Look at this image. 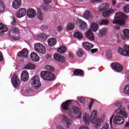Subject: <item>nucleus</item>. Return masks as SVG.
<instances>
[{
	"label": "nucleus",
	"mask_w": 129,
	"mask_h": 129,
	"mask_svg": "<svg viewBox=\"0 0 129 129\" xmlns=\"http://www.w3.org/2000/svg\"><path fill=\"white\" fill-rule=\"evenodd\" d=\"M6 32H8V28H7L6 25L0 23V35L4 34V33H6Z\"/></svg>",
	"instance_id": "29"
},
{
	"label": "nucleus",
	"mask_w": 129,
	"mask_h": 129,
	"mask_svg": "<svg viewBox=\"0 0 129 129\" xmlns=\"http://www.w3.org/2000/svg\"><path fill=\"white\" fill-rule=\"evenodd\" d=\"M106 55L107 57L110 58L111 57V50H109L106 52Z\"/></svg>",
	"instance_id": "48"
},
{
	"label": "nucleus",
	"mask_w": 129,
	"mask_h": 129,
	"mask_svg": "<svg viewBox=\"0 0 129 129\" xmlns=\"http://www.w3.org/2000/svg\"><path fill=\"white\" fill-rule=\"evenodd\" d=\"M46 69L47 70H49V71H54V68H53L52 67L50 66H47L46 67Z\"/></svg>",
	"instance_id": "46"
},
{
	"label": "nucleus",
	"mask_w": 129,
	"mask_h": 129,
	"mask_svg": "<svg viewBox=\"0 0 129 129\" xmlns=\"http://www.w3.org/2000/svg\"><path fill=\"white\" fill-rule=\"evenodd\" d=\"M61 118L63 121L66 122V125L67 128H69L70 126H71V120L66 116V115H61Z\"/></svg>",
	"instance_id": "17"
},
{
	"label": "nucleus",
	"mask_w": 129,
	"mask_h": 129,
	"mask_svg": "<svg viewBox=\"0 0 129 129\" xmlns=\"http://www.w3.org/2000/svg\"><path fill=\"white\" fill-rule=\"evenodd\" d=\"M73 75L74 76H81V77H84V71L80 69H76L74 71Z\"/></svg>",
	"instance_id": "21"
},
{
	"label": "nucleus",
	"mask_w": 129,
	"mask_h": 129,
	"mask_svg": "<svg viewBox=\"0 0 129 129\" xmlns=\"http://www.w3.org/2000/svg\"><path fill=\"white\" fill-rule=\"evenodd\" d=\"M76 54L78 57H82L84 55L83 50L80 48L77 51Z\"/></svg>",
	"instance_id": "41"
},
{
	"label": "nucleus",
	"mask_w": 129,
	"mask_h": 129,
	"mask_svg": "<svg viewBox=\"0 0 129 129\" xmlns=\"http://www.w3.org/2000/svg\"><path fill=\"white\" fill-rule=\"evenodd\" d=\"M92 3H95L96 4H99L101 3V0H92Z\"/></svg>",
	"instance_id": "52"
},
{
	"label": "nucleus",
	"mask_w": 129,
	"mask_h": 129,
	"mask_svg": "<svg viewBox=\"0 0 129 129\" xmlns=\"http://www.w3.org/2000/svg\"><path fill=\"white\" fill-rule=\"evenodd\" d=\"M31 85L35 89H39L42 84H41V81H40V78L38 76H35L31 79Z\"/></svg>",
	"instance_id": "3"
},
{
	"label": "nucleus",
	"mask_w": 129,
	"mask_h": 129,
	"mask_svg": "<svg viewBox=\"0 0 129 129\" xmlns=\"http://www.w3.org/2000/svg\"><path fill=\"white\" fill-rule=\"evenodd\" d=\"M114 124H122L123 123V117L116 115L113 119Z\"/></svg>",
	"instance_id": "13"
},
{
	"label": "nucleus",
	"mask_w": 129,
	"mask_h": 129,
	"mask_svg": "<svg viewBox=\"0 0 129 129\" xmlns=\"http://www.w3.org/2000/svg\"><path fill=\"white\" fill-rule=\"evenodd\" d=\"M25 69H30V70H33L35 69L36 68V66H34L33 63H29L27 64L25 67Z\"/></svg>",
	"instance_id": "35"
},
{
	"label": "nucleus",
	"mask_w": 129,
	"mask_h": 129,
	"mask_svg": "<svg viewBox=\"0 0 129 129\" xmlns=\"http://www.w3.org/2000/svg\"><path fill=\"white\" fill-rule=\"evenodd\" d=\"M82 46L87 51H89V50H91L92 48L94 47L93 44L89 42L86 41L82 43Z\"/></svg>",
	"instance_id": "18"
},
{
	"label": "nucleus",
	"mask_w": 129,
	"mask_h": 129,
	"mask_svg": "<svg viewBox=\"0 0 129 129\" xmlns=\"http://www.w3.org/2000/svg\"><path fill=\"white\" fill-rule=\"evenodd\" d=\"M53 58L54 59L56 60V61H57L58 62H60L61 63H64V62L66 61V58H65V57L61 55L58 53H55L53 55Z\"/></svg>",
	"instance_id": "10"
},
{
	"label": "nucleus",
	"mask_w": 129,
	"mask_h": 129,
	"mask_svg": "<svg viewBox=\"0 0 129 129\" xmlns=\"http://www.w3.org/2000/svg\"><path fill=\"white\" fill-rule=\"evenodd\" d=\"M48 46L49 47H54L57 43V40L54 38H50L47 40Z\"/></svg>",
	"instance_id": "25"
},
{
	"label": "nucleus",
	"mask_w": 129,
	"mask_h": 129,
	"mask_svg": "<svg viewBox=\"0 0 129 129\" xmlns=\"http://www.w3.org/2000/svg\"><path fill=\"white\" fill-rule=\"evenodd\" d=\"M5 11V6L4 5V2L3 0H0V12L1 13H4Z\"/></svg>",
	"instance_id": "40"
},
{
	"label": "nucleus",
	"mask_w": 129,
	"mask_h": 129,
	"mask_svg": "<svg viewBox=\"0 0 129 129\" xmlns=\"http://www.w3.org/2000/svg\"><path fill=\"white\" fill-rule=\"evenodd\" d=\"M123 34L121 35V39L123 40H128L129 39V29H124L122 30Z\"/></svg>",
	"instance_id": "20"
},
{
	"label": "nucleus",
	"mask_w": 129,
	"mask_h": 129,
	"mask_svg": "<svg viewBox=\"0 0 129 129\" xmlns=\"http://www.w3.org/2000/svg\"><path fill=\"white\" fill-rule=\"evenodd\" d=\"M91 53H92V54L94 53H96V52H97L98 51V49L97 48H94V49H92L90 50Z\"/></svg>",
	"instance_id": "50"
},
{
	"label": "nucleus",
	"mask_w": 129,
	"mask_h": 129,
	"mask_svg": "<svg viewBox=\"0 0 129 129\" xmlns=\"http://www.w3.org/2000/svg\"><path fill=\"white\" fill-rule=\"evenodd\" d=\"M34 49L36 52L40 53V54H44L46 53V48L42 43H36L34 45Z\"/></svg>",
	"instance_id": "6"
},
{
	"label": "nucleus",
	"mask_w": 129,
	"mask_h": 129,
	"mask_svg": "<svg viewBox=\"0 0 129 129\" xmlns=\"http://www.w3.org/2000/svg\"><path fill=\"white\" fill-rule=\"evenodd\" d=\"M69 56L70 58H73V54L71 52L69 53Z\"/></svg>",
	"instance_id": "58"
},
{
	"label": "nucleus",
	"mask_w": 129,
	"mask_h": 129,
	"mask_svg": "<svg viewBox=\"0 0 129 129\" xmlns=\"http://www.w3.org/2000/svg\"><path fill=\"white\" fill-rule=\"evenodd\" d=\"M79 129H89L87 126L81 127Z\"/></svg>",
	"instance_id": "61"
},
{
	"label": "nucleus",
	"mask_w": 129,
	"mask_h": 129,
	"mask_svg": "<svg viewBox=\"0 0 129 129\" xmlns=\"http://www.w3.org/2000/svg\"><path fill=\"white\" fill-rule=\"evenodd\" d=\"M114 13V10L112 9H110L107 11L103 12L102 13V16H103V17H104V18H109V17H110V16L113 15Z\"/></svg>",
	"instance_id": "14"
},
{
	"label": "nucleus",
	"mask_w": 129,
	"mask_h": 129,
	"mask_svg": "<svg viewBox=\"0 0 129 129\" xmlns=\"http://www.w3.org/2000/svg\"><path fill=\"white\" fill-rule=\"evenodd\" d=\"M21 79L23 81H27L29 79V73L27 71H23L21 74Z\"/></svg>",
	"instance_id": "24"
},
{
	"label": "nucleus",
	"mask_w": 129,
	"mask_h": 129,
	"mask_svg": "<svg viewBox=\"0 0 129 129\" xmlns=\"http://www.w3.org/2000/svg\"><path fill=\"white\" fill-rule=\"evenodd\" d=\"M118 52L122 56L129 57V45H124L123 49L119 47L118 48Z\"/></svg>",
	"instance_id": "5"
},
{
	"label": "nucleus",
	"mask_w": 129,
	"mask_h": 129,
	"mask_svg": "<svg viewBox=\"0 0 129 129\" xmlns=\"http://www.w3.org/2000/svg\"><path fill=\"white\" fill-rule=\"evenodd\" d=\"M112 118H113L112 117L110 118L109 122H110V124H111H111L112 123Z\"/></svg>",
	"instance_id": "62"
},
{
	"label": "nucleus",
	"mask_w": 129,
	"mask_h": 129,
	"mask_svg": "<svg viewBox=\"0 0 129 129\" xmlns=\"http://www.w3.org/2000/svg\"><path fill=\"white\" fill-rule=\"evenodd\" d=\"M124 92L125 94H129V85H126L124 88Z\"/></svg>",
	"instance_id": "42"
},
{
	"label": "nucleus",
	"mask_w": 129,
	"mask_h": 129,
	"mask_svg": "<svg viewBox=\"0 0 129 129\" xmlns=\"http://www.w3.org/2000/svg\"><path fill=\"white\" fill-rule=\"evenodd\" d=\"M74 29V24L72 23H68V25L67 26V29L68 31H71Z\"/></svg>",
	"instance_id": "36"
},
{
	"label": "nucleus",
	"mask_w": 129,
	"mask_h": 129,
	"mask_svg": "<svg viewBox=\"0 0 129 129\" xmlns=\"http://www.w3.org/2000/svg\"><path fill=\"white\" fill-rule=\"evenodd\" d=\"M72 100H68L63 102L61 105L62 109L63 110H70L71 106L73 105Z\"/></svg>",
	"instance_id": "7"
},
{
	"label": "nucleus",
	"mask_w": 129,
	"mask_h": 129,
	"mask_svg": "<svg viewBox=\"0 0 129 129\" xmlns=\"http://www.w3.org/2000/svg\"><path fill=\"white\" fill-rule=\"evenodd\" d=\"M51 2L52 0H43L44 5H49V4H51Z\"/></svg>",
	"instance_id": "49"
},
{
	"label": "nucleus",
	"mask_w": 129,
	"mask_h": 129,
	"mask_svg": "<svg viewBox=\"0 0 129 129\" xmlns=\"http://www.w3.org/2000/svg\"><path fill=\"white\" fill-rule=\"evenodd\" d=\"M111 68L115 71V72H121L123 68L122 66L117 62H113L111 64Z\"/></svg>",
	"instance_id": "9"
},
{
	"label": "nucleus",
	"mask_w": 129,
	"mask_h": 129,
	"mask_svg": "<svg viewBox=\"0 0 129 129\" xmlns=\"http://www.w3.org/2000/svg\"><path fill=\"white\" fill-rule=\"evenodd\" d=\"M123 11L125 13H126L127 14L129 13V6L128 5H126L125 6L123 7Z\"/></svg>",
	"instance_id": "45"
},
{
	"label": "nucleus",
	"mask_w": 129,
	"mask_h": 129,
	"mask_svg": "<svg viewBox=\"0 0 129 129\" xmlns=\"http://www.w3.org/2000/svg\"><path fill=\"white\" fill-rule=\"evenodd\" d=\"M109 9V5L107 3L101 4L98 8L99 12H103Z\"/></svg>",
	"instance_id": "22"
},
{
	"label": "nucleus",
	"mask_w": 129,
	"mask_h": 129,
	"mask_svg": "<svg viewBox=\"0 0 129 129\" xmlns=\"http://www.w3.org/2000/svg\"><path fill=\"white\" fill-rule=\"evenodd\" d=\"M57 50L58 53L63 54V53H65V52H66V47L64 46H60L57 48Z\"/></svg>",
	"instance_id": "34"
},
{
	"label": "nucleus",
	"mask_w": 129,
	"mask_h": 129,
	"mask_svg": "<svg viewBox=\"0 0 129 129\" xmlns=\"http://www.w3.org/2000/svg\"><path fill=\"white\" fill-rule=\"evenodd\" d=\"M37 18L39 21H43L44 17L43 16V13L40 8H37Z\"/></svg>",
	"instance_id": "28"
},
{
	"label": "nucleus",
	"mask_w": 129,
	"mask_h": 129,
	"mask_svg": "<svg viewBox=\"0 0 129 129\" xmlns=\"http://www.w3.org/2000/svg\"><path fill=\"white\" fill-rule=\"evenodd\" d=\"M40 75L42 78L44 79V80H46V81H52V80H54V78H55L54 75L47 71L41 72Z\"/></svg>",
	"instance_id": "4"
},
{
	"label": "nucleus",
	"mask_w": 129,
	"mask_h": 129,
	"mask_svg": "<svg viewBox=\"0 0 129 129\" xmlns=\"http://www.w3.org/2000/svg\"><path fill=\"white\" fill-rule=\"evenodd\" d=\"M106 34V29L102 28L99 30V32L98 33L99 37H100L101 38L103 37V36H105V35Z\"/></svg>",
	"instance_id": "33"
},
{
	"label": "nucleus",
	"mask_w": 129,
	"mask_h": 129,
	"mask_svg": "<svg viewBox=\"0 0 129 129\" xmlns=\"http://www.w3.org/2000/svg\"><path fill=\"white\" fill-rule=\"evenodd\" d=\"M56 129H65V128H64V127H63V126H62L61 125H58L56 127Z\"/></svg>",
	"instance_id": "54"
},
{
	"label": "nucleus",
	"mask_w": 129,
	"mask_h": 129,
	"mask_svg": "<svg viewBox=\"0 0 129 129\" xmlns=\"http://www.w3.org/2000/svg\"><path fill=\"white\" fill-rule=\"evenodd\" d=\"M77 99L79 100V101L81 103H82L83 104V103H84L85 100L84 99V98H83V97H78L77 98Z\"/></svg>",
	"instance_id": "44"
},
{
	"label": "nucleus",
	"mask_w": 129,
	"mask_h": 129,
	"mask_svg": "<svg viewBox=\"0 0 129 129\" xmlns=\"http://www.w3.org/2000/svg\"><path fill=\"white\" fill-rule=\"evenodd\" d=\"M89 30H91L93 32H96L98 30V24L94 22L92 23L91 24V29Z\"/></svg>",
	"instance_id": "30"
},
{
	"label": "nucleus",
	"mask_w": 129,
	"mask_h": 129,
	"mask_svg": "<svg viewBox=\"0 0 129 129\" xmlns=\"http://www.w3.org/2000/svg\"><path fill=\"white\" fill-rule=\"evenodd\" d=\"M129 126V122H126L125 124V127H128Z\"/></svg>",
	"instance_id": "59"
},
{
	"label": "nucleus",
	"mask_w": 129,
	"mask_h": 129,
	"mask_svg": "<svg viewBox=\"0 0 129 129\" xmlns=\"http://www.w3.org/2000/svg\"><path fill=\"white\" fill-rule=\"evenodd\" d=\"M86 38L90 41H94V34L91 31V29H89L85 33Z\"/></svg>",
	"instance_id": "12"
},
{
	"label": "nucleus",
	"mask_w": 129,
	"mask_h": 129,
	"mask_svg": "<svg viewBox=\"0 0 129 129\" xmlns=\"http://www.w3.org/2000/svg\"><path fill=\"white\" fill-rule=\"evenodd\" d=\"M69 111L72 113L77 114L79 112V108L77 106H72Z\"/></svg>",
	"instance_id": "27"
},
{
	"label": "nucleus",
	"mask_w": 129,
	"mask_h": 129,
	"mask_svg": "<svg viewBox=\"0 0 129 129\" xmlns=\"http://www.w3.org/2000/svg\"><path fill=\"white\" fill-rule=\"evenodd\" d=\"M108 24H109V21L107 19H103L99 23L100 26L108 25Z\"/></svg>",
	"instance_id": "38"
},
{
	"label": "nucleus",
	"mask_w": 129,
	"mask_h": 129,
	"mask_svg": "<svg viewBox=\"0 0 129 129\" xmlns=\"http://www.w3.org/2000/svg\"><path fill=\"white\" fill-rule=\"evenodd\" d=\"M21 6H22V0H15L12 3L13 8L15 10L21 8Z\"/></svg>",
	"instance_id": "19"
},
{
	"label": "nucleus",
	"mask_w": 129,
	"mask_h": 129,
	"mask_svg": "<svg viewBox=\"0 0 129 129\" xmlns=\"http://www.w3.org/2000/svg\"><path fill=\"white\" fill-rule=\"evenodd\" d=\"M78 22L79 24H80V28H81V29H82V30H84V29H85V28H86L87 24L84 21H82L81 19H78Z\"/></svg>",
	"instance_id": "32"
},
{
	"label": "nucleus",
	"mask_w": 129,
	"mask_h": 129,
	"mask_svg": "<svg viewBox=\"0 0 129 129\" xmlns=\"http://www.w3.org/2000/svg\"><path fill=\"white\" fill-rule=\"evenodd\" d=\"M115 106L116 107H119V108H121V102H117L115 103Z\"/></svg>",
	"instance_id": "47"
},
{
	"label": "nucleus",
	"mask_w": 129,
	"mask_h": 129,
	"mask_svg": "<svg viewBox=\"0 0 129 129\" xmlns=\"http://www.w3.org/2000/svg\"><path fill=\"white\" fill-rule=\"evenodd\" d=\"M4 57L2 56V52L0 51V61H3Z\"/></svg>",
	"instance_id": "57"
},
{
	"label": "nucleus",
	"mask_w": 129,
	"mask_h": 129,
	"mask_svg": "<svg viewBox=\"0 0 129 129\" xmlns=\"http://www.w3.org/2000/svg\"><path fill=\"white\" fill-rule=\"evenodd\" d=\"M57 31L58 32H61V31H62V27L60 26H59L57 28Z\"/></svg>",
	"instance_id": "55"
},
{
	"label": "nucleus",
	"mask_w": 129,
	"mask_h": 129,
	"mask_svg": "<svg viewBox=\"0 0 129 129\" xmlns=\"http://www.w3.org/2000/svg\"><path fill=\"white\" fill-rule=\"evenodd\" d=\"M16 23L17 21L16 20V18H15V17H13V22H11V25H12L13 26H15Z\"/></svg>",
	"instance_id": "51"
},
{
	"label": "nucleus",
	"mask_w": 129,
	"mask_h": 129,
	"mask_svg": "<svg viewBox=\"0 0 129 129\" xmlns=\"http://www.w3.org/2000/svg\"><path fill=\"white\" fill-rule=\"evenodd\" d=\"M30 57L32 61H34V62H38L40 60L39 56H38V54H37L36 52L31 53L30 54Z\"/></svg>",
	"instance_id": "26"
},
{
	"label": "nucleus",
	"mask_w": 129,
	"mask_h": 129,
	"mask_svg": "<svg viewBox=\"0 0 129 129\" xmlns=\"http://www.w3.org/2000/svg\"><path fill=\"white\" fill-rule=\"evenodd\" d=\"M93 105V101H91V103L89 104V109H91V106Z\"/></svg>",
	"instance_id": "53"
},
{
	"label": "nucleus",
	"mask_w": 129,
	"mask_h": 129,
	"mask_svg": "<svg viewBox=\"0 0 129 129\" xmlns=\"http://www.w3.org/2000/svg\"><path fill=\"white\" fill-rule=\"evenodd\" d=\"M27 15L30 19H34L36 17V11L31 8L27 10Z\"/></svg>",
	"instance_id": "16"
},
{
	"label": "nucleus",
	"mask_w": 129,
	"mask_h": 129,
	"mask_svg": "<svg viewBox=\"0 0 129 129\" xmlns=\"http://www.w3.org/2000/svg\"><path fill=\"white\" fill-rule=\"evenodd\" d=\"M13 39L14 40H15V41H17V40H18V39L16 38V37H13Z\"/></svg>",
	"instance_id": "64"
},
{
	"label": "nucleus",
	"mask_w": 129,
	"mask_h": 129,
	"mask_svg": "<svg viewBox=\"0 0 129 129\" xmlns=\"http://www.w3.org/2000/svg\"><path fill=\"white\" fill-rule=\"evenodd\" d=\"M12 83L15 88L17 87H19L21 85V81L19 79V77L16 75H14L11 79Z\"/></svg>",
	"instance_id": "8"
},
{
	"label": "nucleus",
	"mask_w": 129,
	"mask_h": 129,
	"mask_svg": "<svg viewBox=\"0 0 129 129\" xmlns=\"http://www.w3.org/2000/svg\"><path fill=\"white\" fill-rule=\"evenodd\" d=\"M39 37L41 39V40H46L47 39V36L44 33H41L39 34Z\"/></svg>",
	"instance_id": "43"
},
{
	"label": "nucleus",
	"mask_w": 129,
	"mask_h": 129,
	"mask_svg": "<svg viewBox=\"0 0 129 129\" xmlns=\"http://www.w3.org/2000/svg\"><path fill=\"white\" fill-rule=\"evenodd\" d=\"M126 19H127L126 15H125L124 14L121 12H119L115 13L112 23L113 24H116L117 25H119V26L123 27V26L125 25Z\"/></svg>",
	"instance_id": "2"
},
{
	"label": "nucleus",
	"mask_w": 129,
	"mask_h": 129,
	"mask_svg": "<svg viewBox=\"0 0 129 129\" xmlns=\"http://www.w3.org/2000/svg\"><path fill=\"white\" fill-rule=\"evenodd\" d=\"M114 29L115 30H119V29H120V26L119 25L115 26Z\"/></svg>",
	"instance_id": "56"
},
{
	"label": "nucleus",
	"mask_w": 129,
	"mask_h": 129,
	"mask_svg": "<svg viewBox=\"0 0 129 129\" xmlns=\"http://www.w3.org/2000/svg\"><path fill=\"white\" fill-rule=\"evenodd\" d=\"M115 112L117 114H121L123 116L124 118H126L127 117V114L124 112V109L122 108H119L117 109L115 111Z\"/></svg>",
	"instance_id": "23"
},
{
	"label": "nucleus",
	"mask_w": 129,
	"mask_h": 129,
	"mask_svg": "<svg viewBox=\"0 0 129 129\" xmlns=\"http://www.w3.org/2000/svg\"><path fill=\"white\" fill-rule=\"evenodd\" d=\"M96 117H97V111L94 110L92 112L90 118L88 114H85L83 116V119L85 124L89 125L91 121L94 124L95 128H99L101 126L102 120L99 118L96 119Z\"/></svg>",
	"instance_id": "1"
},
{
	"label": "nucleus",
	"mask_w": 129,
	"mask_h": 129,
	"mask_svg": "<svg viewBox=\"0 0 129 129\" xmlns=\"http://www.w3.org/2000/svg\"><path fill=\"white\" fill-rule=\"evenodd\" d=\"M47 9H48V7H44L43 8V10H44V11H45L46 12H47Z\"/></svg>",
	"instance_id": "63"
},
{
	"label": "nucleus",
	"mask_w": 129,
	"mask_h": 129,
	"mask_svg": "<svg viewBox=\"0 0 129 129\" xmlns=\"http://www.w3.org/2000/svg\"><path fill=\"white\" fill-rule=\"evenodd\" d=\"M112 4L113 6H115V5H116V1L113 0L112 2Z\"/></svg>",
	"instance_id": "60"
},
{
	"label": "nucleus",
	"mask_w": 129,
	"mask_h": 129,
	"mask_svg": "<svg viewBox=\"0 0 129 129\" xmlns=\"http://www.w3.org/2000/svg\"><path fill=\"white\" fill-rule=\"evenodd\" d=\"M83 17L85 19H88L90 17V12H89V11L88 10H86L83 15Z\"/></svg>",
	"instance_id": "39"
},
{
	"label": "nucleus",
	"mask_w": 129,
	"mask_h": 129,
	"mask_svg": "<svg viewBox=\"0 0 129 129\" xmlns=\"http://www.w3.org/2000/svg\"><path fill=\"white\" fill-rule=\"evenodd\" d=\"M27 13V10L25 9V8H21L19 10L16 14V16L17 18H23V17H25L26 15V13Z\"/></svg>",
	"instance_id": "15"
},
{
	"label": "nucleus",
	"mask_w": 129,
	"mask_h": 129,
	"mask_svg": "<svg viewBox=\"0 0 129 129\" xmlns=\"http://www.w3.org/2000/svg\"><path fill=\"white\" fill-rule=\"evenodd\" d=\"M11 32H12L13 34H20V29L17 27H12Z\"/></svg>",
	"instance_id": "37"
},
{
	"label": "nucleus",
	"mask_w": 129,
	"mask_h": 129,
	"mask_svg": "<svg viewBox=\"0 0 129 129\" xmlns=\"http://www.w3.org/2000/svg\"><path fill=\"white\" fill-rule=\"evenodd\" d=\"M29 51L27 48H24L21 51L18 53L17 55L20 58H27L28 57Z\"/></svg>",
	"instance_id": "11"
},
{
	"label": "nucleus",
	"mask_w": 129,
	"mask_h": 129,
	"mask_svg": "<svg viewBox=\"0 0 129 129\" xmlns=\"http://www.w3.org/2000/svg\"><path fill=\"white\" fill-rule=\"evenodd\" d=\"M74 36L75 38L78 39V40H81V39L83 38V34L79 31L75 32Z\"/></svg>",
	"instance_id": "31"
}]
</instances>
